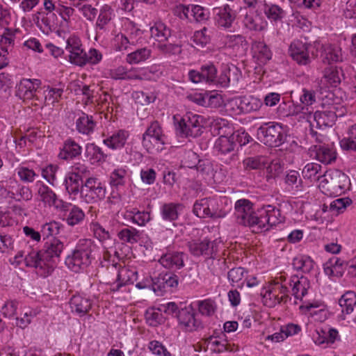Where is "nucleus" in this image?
Masks as SVG:
<instances>
[{"instance_id": "obj_1", "label": "nucleus", "mask_w": 356, "mask_h": 356, "mask_svg": "<svg viewBox=\"0 0 356 356\" xmlns=\"http://www.w3.org/2000/svg\"><path fill=\"white\" fill-rule=\"evenodd\" d=\"M63 248V243L52 237L45 242L41 250L29 252L26 258V266L35 268L41 276L47 277L58 264Z\"/></svg>"}, {"instance_id": "obj_2", "label": "nucleus", "mask_w": 356, "mask_h": 356, "mask_svg": "<svg viewBox=\"0 0 356 356\" xmlns=\"http://www.w3.org/2000/svg\"><path fill=\"white\" fill-rule=\"evenodd\" d=\"M96 249V245L91 239H80L72 253L65 258V264L75 273L83 270L90 265Z\"/></svg>"}, {"instance_id": "obj_3", "label": "nucleus", "mask_w": 356, "mask_h": 356, "mask_svg": "<svg viewBox=\"0 0 356 356\" xmlns=\"http://www.w3.org/2000/svg\"><path fill=\"white\" fill-rule=\"evenodd\" d=\"M349 177L342 171L337 169L325 172L321 177L318 187L327 196H339L349 188Z\"/></svg>"}, {"instance_id": "obj_4", "label": "nucleus", "mask_w": 356, "mask_h": 356, "mask_svg": "<svg viewBox=\"0 0 356 356\" xmlns=\"http://www.w3.org/2000/svg\"><path fill=\"white\" fill-rule=\"evenodd\" d=\"M164 311L168 314L175 315L178 321L180 328L185 332H193L202 327L201 321L195 318L192 307L179 308L177 305L170 302L164 306Z\"/></svg>"}, {"instance_id": "obj_5", "label": "nucleus", "mask_w": 356, "mask_h": 356, "mask_svg": "<svg viewBox=\"0 0 356 356\" xmlns=\"http://www.w3.org/2000/svg\"><path fill=\"white\" fill-rule=\"evenodd\" d=\"M258 140L270 147H280L286 139L282 124L275 122L264 123L257 129Z\"/></svg>"}, {"instance_id": "obj_6", "label": "nucleus", "mask_w": 356, "mask_h": 356, "mask_svg": "<svg viewBox=\"0 0 356 356\" xmlns=\"http://www.w3.org/2000/svg\"><path fill=\"white\" fill-rule=\"evenodd\" d=\"M165 140L160 123L153 120L143 134L142 145L148 153L156 154L163 150Z\"/></svg>"}, {"instance_id": "obj_7", "label": "nucleus", "mask_w": 356, "mask_h": 356, "mask_svg": "<svg viewBox=\"0 0 356 356\" xmlns=\"http://www.w3.org/2000/svg\"><path fill=\"white\" fill-rule=\"evenodd\" d=\"M258 220L254 232L267 231L270 227L276 226L284 221V216L281 210L273 205L268 204L257 211Z\"/></svg>"}, {"instance_id": "obj_8", "label": "nucleus", "mask_w": 356, "mask_h": 356, "mask_svg": "<svg viewBox=\"0 0 356 356\" xmlns=\"http://www.w3.org/2000/svg\"><path fill=\"white\" fill-rule=\"evenodd\" d=\"M203 117L193 113H186L178 125L179 135L182 137L196 138L203 132Z\"/></svg>"}, {"instance_id": "obj_9", "label": "nucleus", "mask_w": 356, "mask_h": 356, "mask_svg": "<svg viewBox=\"0 0 356 356\" xmlns=\"http://www.w3.org/2000/svg\"><path fill=\"white\" fill-rule=\"evenodd\" d=\"M81 197L87 203L97 202L106 197V188L98 179L88 177L82 184Z\"/></svg>"}, {"instance_id": "obj_10", "label": "nucleus", "mask_w": 356, "mask_h": 356, "mask_svg": "<svg viewBox=\"0 0 356 356\" xmlns=\"http://www.w3.org/2000/svg\"><path fill=\"white\" fill-rule=\"evenodd\" d=\"M287 284L279 281L271 284L263 295L264 304L269 307H273L277 304L286 303L291 300Z\"/></svg>"}, {"instance_id": "obj_11", "label": "nucleus", "mask_w": 356, "mask_h": 356, "mask_svg": "<svg viewBox=\"0 0 356 356\" xmlns=\"http://www.w3.org/2000/svg\"><path fill=\"white\" fill-rule=\"evenodd\" d=\"M252 203L246 199H240L235 203V216L238 224L255 229L258 215L253 211Z\"/></svg>"}, {"instance_id": "obj_12", "label": "nucleus", "mask_w": 356, "mask_h": 356, "mask_svg": "<svg viewBox=\"0 0 356 356\" xmlns=\"http://www.w3.org/2000/svg\"><path fill=\"white\" fill-rule=\"evenodd\" d=\"M189 252L195 257L204 256L214 259L218 252V242L207 238L193 239L188 242Z\"/></svg>"}, {"instance_id": "obj_13", "label": "nucleus", "mask_w": 356, "mask_h": 356, "mask_svg": "<svg viewBox=\"0 0 356 356\" xmlns=\"http://www.w3.org/2000/svg\"><path fill=\"white\" fill-rule=\"evenodd\" d=\"M205 343L216 353L234 352L237 349L234 344L228 343L225 334L222 331L215 330L212 335L205 339Z\"/></svg>"}, {"instance_id": "obj_14", "label": "nucleus", "mask_w": 356, "mask_h": 356, "mask_svg": "<svg viewBox=\"0 0 356 356\" xmlns=\"http://www.w3.org/2000/svg\"><path fill=\"white\" fill-rule=\"evenodd\" d=\"M227 106L234 110L236 113L239 114L257 111L261 106V102L257 98L245 96L232 99L229 101Z\"/></svg>"}, {"instance_id": "obj_15", "label": "nucleus", "mask_w": 356, "mask_h": 356, "mask_svg": "<svg viewBox=\"0 0 356 356\" xmlns=\"http://www.w3.org/2000/svg\"><path fill=\"white\" fill-rule=\"evenodd\" d=\"M335 107L331 108L330 110L323 111H316L315 113L309 112V115L307 116V120L314 126L312 121L316 122V127L319 128L332 127L337 118V115L334 111Z\"/></svg>"}, {"instance_id": "obj_16", "label": "nucleus", "mask_w": 356, "mask_h": 356, "mask_svg": "<svg viewBox=\"0 0 356 356\" xmlns=\"http://www.w3.org/2000/svg\"><path fill=\"white\" fill-rule=\"evenodd\" d=\"M67 51L70 53L71 63L83 66L87 63L86 52L80 47L79 40L75 38H70L67 40Z\"/></svg>"}, {"instance_id": "obj_17", "label": "nucleus", "mask_w": 356, "mask_h": 356, "mask_svg": "<svg viewBox=\"0 0 356 356\" xmlns=\"http://www.w3.org/2000/svg\"><path fill=\"white\" fill-rule=\"evenodd\" d=\"M40 84V81L38 79L32 81L24 79L20 81L17 87L16 95L24 101L31 100L34 98L35 92L40 90L38 88Z\"/></svg>"}, {"instance_id": "obj_18", "label": "nucleus", "mask_w": 356, "mask_h": 356, "mask_svg": "<svg viewBox=\"0 0 356 356\" xmlns=\"http://www.w3.org/2000/svg\"><path fill=\"white\" fill-rule=\"evenodd\" d=\"M37 194L39 200L45 204L54 206L59 209H66L65 208L68 207L63 200L58 199L56 193L44 184L40 185Z\"/></svg>"}, {"instance_id": "obj_19", "label": "nucleus", "mask_w": 356, "mask_h": 356, "mask_svg": "<svg viewBox=\"0 0 356 356\" xmlns=\"http://www.w3.org/2000/svg\"><path fill=\"white\" fill-rule=\"evenodd\" d=\"M108 269L116 275L118 283L111 289L113 291H118L121 286L129 283L133 284L134 280L131 278V276L137 274L136 271L129 270L124 267L120 268L118 264H111L108 266Z\"/></svg>"}, {"instance_id": "obj_20", "label": "nucleus", "mask_w": 356, "mask_h": 356, "mask_svg": "<svg viewBox=\"0 0 356 356\" xmlns=\"http://www.w3.org/2000/svg\"><path fill=\"white\" fill-rule=\"evenodd\" d=\"M311 156L325 165L330 164L337 159V153L332 147L325 145H314L310 149Z\"/></svg>"}, {"instance_id": "obj_21", "label": "nucleus", "mask_w": 356, "mask_h": 356, "mask_svg": "<svg viewBox=\"0 0 356 356\" xmlns=\"http://www.w3.org/2000/svg\"><path fill=\"white\" fill-rule=\"evenodd\" d=\"M308 47L307 43L298 40H294L289 47L290 55L298 64L306 65L310 60Z\"/></svg>"}, {"instance_id": "obj_22", "label": "nucleus", "mask_w": 356, "mask_h": 356, "mask_svg": "<svg viewBox=\"0 0 356 356\" xmlns=\"http://www.w3.org/2000/svg\"><path fill=\"white\" fill-rule=\"evenodd\" d=\"M70 305L72 312L81 317L86 315L91 309L92 301L89 298L74 295L70 299Z\"/></svg>"}, {"instance_id": "obj_23", "label": "nucleus", "mask_w": 356, "mask_h": 356, "mask_svg": "<svg viewBox=\"0 0 356 356\" xmlns=\"http://www.w3.org/2000/svg\"><path fill=\"white\" fill-rule=\"evenodd\" d=\"M287 284L292 287V294L296 299L302 300L307 294L310 283L307 277L291 276Z\"/></svg>"}, {"instance_id": "obj_24", "label": "nucleus", "mask_w": 356, "mask_h": 356, "mask_svg": "<svg viewBox=\"0 0 356 356\" xmlns=\"http://www.w3.org/2000/svg\"><path fill=\"white\" fill-rule=\"evenodd\" d=\"M243 23L246 29L256 32L264 31L268 25L267 21L257 12L246 14L244 17Z\"/></svg>"}, {"instance_id": "obj_25", "label": "nucleus", "mask_w": 356, "mask_h": 356, "mask_svg": "<svg viewBox=\"0 0 356 356\" xmlns=\"http://www.w3.org/2000/svg\"><path fill=\"white\" fill-rule=\"evenodd\" d=\"M36 24L45 34L57 31L58 22L56 13H42L41 18H38Z\"/></svg>"}, {"instance_id": "obj_26", "label": "nucleus", "mask_w": 356, "mask_h": 356, "mask_svg": "<svg viewBox=\"0 0 356 356\" xmlns=\"http://www.w3.org/2000/svg\"><path fill=\"white\" fill-rule=\"evenodd\" d=\"M302 92L300 97V104L296 106V110L297 113L300 112L308 115L309 112H313L310 108L316 102V92L306 88H303Z\"/></svg>"}, {"instance_id": "obj_27", "label": "nucleus", "mask_w": 356, "mask_h": 356, "mask_svg": "<svg viewBox=\"0 0 356 356\" xmlns=\"http://www.w3.org/2000/svg\"><path fill=\"white\" fill-rule=\"evenodd\" d=\"M15 186H10L7 193L8 197L17 202L29 201L32 199L33 194L29 186L15 182Z\"/></svg>"}, {"instance_id": "obj_28", "label": "nucleus", "mask_w": 356, "mask_h": 356, "mask_svg": "<svg viewBox=\"0 0 356 356\" xmlns=\"http://www.w3.org/2000/svg\"><path fill=\"white\" fill-rule=\"evenodd\" d=\"M284 183L289 191L297 195L303 192L304 186L300 173L296 170H289L284 177Z\"/></svg>"}, {"instance_id": "obj_29", "label": "nucleus", "mask_w": 356, "mask_h": 356, "mask_svg": "<svg viewBox=\"0 0 356 356\" xmlns=\"http://www.w3.org/2000/svg\"><path fill=\"white\" fill-rule=\"evenodd\" d=\"M184 254L174 252L163 254L159 259L160 264L165 268L177 270L184 266Z\"/></svg>"}, {"instance_id": "obj_30", "label": "nucleus", "mask_w": 356, "mask_h": 356, "mask_svg": "<svg viewBox=\"0 0 356 356\" xmlns=\"http://www.w3.org/2000/svg\"><path fill=\"white\" fill-rule=\"evenodd\" d=\"M216 15V22L218 26L229 28L235 19V13L228 5L222 8H214Z\"/></svg>"}, {"instance_id": "obj_31", "label": "nucleus", "mask_w": 356, "mask_h": 356, "mask_svg": "<svg viewBox=\"0 0 356 356\" xmlns=\"http://www.w3.org/2000/svg\"><path fill=\"white\" fill-rule=\"evenodd\" d=\"M129 136V134L127 131L120 129L104 139L103 143L112 149H120L125 145Z\"/></svg>"}, {"instance_id": "obj_32", "label": "nucleus", "mask_w": 356, "mask_h": 356, "mask_svg": "<svg viewBox=\"0 0 356 356\" xmlns=\"http://www.w3.org/2000/svg\"><path fill=\"white\" fill-rule=\"evenodd\" d=\"M151 37L154 39L155 43H161L168 40L171 37V29L163 22L157 21L150 28Z\"/></svg>"}, {"instance_id": "obj_33", "label": "nucleus", "mask_w": 356, "mask_h": 356, "mask_svg": "<svg viewBox=\"0 0 356 356\" xmlns=\"http://www.w3.org/2000/svg\"><path fill=\"white\" fill-rule=\"evenodd\" d=\"M96 122L92 115L81 113L76 120V129L79 134L83 135L91 134L96 127Z\"/></svg>"}, {"instance_id": "obj_34", "label": "nucleus", "mask_w": 356, "mask_h": 356, "mask_svg": "<svg viewBox=\"0 0 356 356\" xmlns=\"http://www.w3.org/2000/svg\"><path fill=\"white\" fill-rule=\"evenodd\" d=\"M183 205L180 203H165L160 209L161 216L164 221L174 222L179 218V211Z\"/></svg>"}, {"instance_id": "obj_35", "label": "nucleus", "mask_w": 356, "mask_h": 356, "mask_svg": "<svg viewBox=\"0 0 356 356\" xmlns=\"http://www.w3.org/2000/svg\"><path fill=\"white\" fill-rule=\"evenodd\" d=\"M81 150L82 148L78 143L68 139L64 143L63 147L58 154V158L63 160L72 159L80 155Z\"/></svg>"}, {"instance_id": "obj_36", "label": "nucleus", "mask_w": 356, "mask_h": 356, "mask_svg": "<svg viewBox=\"0 0 356 356\" xmlns=\"http://www.w3.org/2000/svg\"><path fill=\"white\" fill-rule=\"evenodd\" d=\"M154 47L160 54L167 57L179 56L182 52L181 44L170 42L169 40L161 43H154Z\"/></svg>"}, {"instance_id": "obj_37", "label": "nucleus", "mask_w": 356, "mask_h": 356, "mask_svg": "<svg viewBox=\"0 0 356 356\" xmlns=\"http://www.w3.org/2000/svg\"><path fill=\"white\" fill-rule=\"evenodd\" d=\"M322 56L323 62L327 64L342 62L344 58L341 48L339 46L331 44L325 47Z\"/></svg>"}, {"instance_id": "obj_38", "label": "nucleus", "mask_w": 356, "mask_h": 356, "mask_svg": "<svg viewBox=\"0 0 356 356\" xmlns=\"http://www.w3.org/2000/svg\"><path fill=\"white\" fill-rule=\"evenodd\" d=\"M63 93V90L61 88H50L49 87L45 90L40 88L36 92L39 96H44V102L46 103V106H54L56 103L60 101Z\"/></svg>"}, {"instance_id": "obj_39", "label": "nucleus", "mask_w": 356, "mask_h": 356, "mask_svg": "<svg viewBox=\"0 0 356 356\" xmlns=\"http://www.w3.org/2000/svg\"><path fill=\"white\" fill-rule=\"evenodd\" d=\"M65 204L68 206L65 208L67 209L61 210L68 212L66 217V222L69 225L74 226L83 221L85 218V213L81 208L76 205H72L69 203L65 202Z\"/></svg>"}, {"instance_id": "obj_40", "label": "nucleus", "mask_w": 356, "mask_h": 356, "mask_svg": "<svg viewBox=\"0 0 356 356\" xmlns=\"http://www.w3.org/2000/svg\"><path fill=\"white\" fill-rule=\"evenodd\" d=\"M233 131V127L227 120L216 118L211 123V132L213 135L231 136Z\"/></svg>"}, {"instance_id": "obj_41", "label": "nucleus", "mask_w": 356, "mask_h": 356, "mask_svg": "<svg viewBox=\"0 0 356 356\" xmlns=\"http://www.w3.org/2000/svg\"><path fill=\"white\" fill-rule=\"evenodd\" d=\"M85 154L92 163L104 162L107 158V154L95 143L86 145Z\"/></svg>"}, {"instance_id": "obj_42", "label": "nucleus", "mask_w": 356, "mask_h": 356, "mask_svg": "<svg viewBox=\"0 0 356 356\" xmlns=\"http://www.w3.org/2000/svg\"><path fill=\"white\" fill-rule=\"evenodd\" d=\"M292 264L296 270L309 273L313 270L315 263L310 257L301 254L293 259Z\"/></svg>"}, {"instance_id": "obj_43", "label": "nucleus", "mask_w": 356, "mask_h": 356, "mask_svg": "<svg viewBox=\"0 0 356 356\" xmlns=\"http://www.w3.org/2000/svg\"><path fill=\"white\" fill-rule=\"evenodd\" d=\"M254 57H256L261 63H266L270 60L272 53L268 47L264 42H254L252 44Z\"/></svg>"}, {"instance_id": "obj_44", "label": "nucleus", "mask_w": 356, "mask_h": 356, "mask_svg": "<svg viewBox=\"0 0 356 356\" xmlns=\"http://www.w3.org/2000/svg\"><path fill=\"white\" fill-rule=\"evenodd\" d=\"M140 81H156L163 74L161 68L157 65L138 68Z\"/></svg>"}, {"instance_id": "obj_45", "label": "nucleus", "mask_w": 356, "mask_h": 356, "mask_svg": "<svg viewBox=\"0 0 356 356\" xmlns=\"http://www.w3.org/2000/svg\"><path fill=\"white\" fill-rule=\"evenodd\" d=\"M235 143L232 136H219L214 144V149L221 154H227L234 151Z\"/></svg>"}, {"instance_id": "obj_46", "label": "nucleus", "mask_w": 356, "mask_h": 356, "mask_svg": "<svg viewBox=\"0 0 356 356\" xmlns=\"http://www.w3.org/2000/svg\"><path fill=\"white\" fill-rule=\"evenodd\" d=\"M113 10L108 5L104 6L100 11L96 22V29L99 31H106L107 25L112 19Z\"/></svg>"}, {"instance_id": "obj_47", "label": "nucleus", "mask_w": 356, "mask_h": 356, "mask_svg": "<svg viewBox=\"0 0 356 356\" xmlns=\"http://www.w3.org/2000/svg\"><path fill=\"white\" fill-rule=\"evenodd\" d=\"M151 49L143 47L127 54L126 60L129 64H138L145 61L151 56Z\"/></svg>"}, {"instance_id": "obj_48", "label": "nucleus", "mask_w": 356, "mask_h": 356, "mask_svg": "<svg viewBox=\"0 0 356 356\" xmlns=\"http://www.w3.org/2000/svg\"><path fill=\"white\" fill-rule=\"evenodd\" d=\"M321 165L316 163H307L302 170V175L304 178L312 181H321Z\"/></svg>"}, {"instance_id": "obj_49", "label": "nucleus", "mask_w": 356, "mask_h": 356, "mask_svg": "<svg viewBox=\"0 0 356 356\" xmlns=\"http://www.w3.org/2000/svg\"><path fill=\"white\" fill-rule=\"evenodd\" d=\"M83 181L80 178H77L76 175H70V173L65 177L64 185L65 190L70 195H76L80 192V186H82Z\"/></svg>"}, {"instance_id": "obj_50", "label": "nucleus", "mask_w": 356, "mask_h": 356, "mask_svg": "<svg viewBox=\"0 0 356 356\" xmlns=\"http://www.w3.org/2000/svg\"><path fill=\"white\" fill-rule=\"evenodd\" d=\"M266 159L262 156H250L243 161V165L246 170H261L265 168Z\"/></svg>"}, {"instance_id": "obj_51", "label": "nucleus", "mask_w": 356, "mask_h": 356, "mask_svg": "<svg viewBox=\"0 0 356 356\" xmlns=\"http://www.w3.org/2000/svg\"><path fill=\"white\" fill-rule=\"evenodd\" d=\"M340 146L344 150H352L356 152V124L349 128L348 138L340 141Z\"/></svg>"}, {"instance_id": "obj_52", "label": "nucleus", "mask_w": 356, "mask_h": 356, "mask_svg": "<svg viewBox=\"0 0 356 356\" xmlns=\"http://www.w3.org/2000/svg\"><path fill=\"white\" fill-rule=\"evenodd\" d=\"M17 175L19 179L24 183H32L38 177V173L25 165H19L16 168Z\"/></svg>"}, {"instance_id": "obj_53", "label": "nucleus", "mask_w": 356, "mask_h": 356, "mask_svg": "<svg viewBox=\"0 0 356 356\" xmlns=\"http://www.w3.org/2000/svg\"><path fill=\"white\" fill-rule=\"evenodd\" d=\"M208 206L209 218H221L226 216V211L220 207L217 199L208 198Z\"/></svg>"}, {"instance_id": "obj_54", "label": "nucleus", "mask_w": 356, "mask_h": 356, "mask_svg": "<svg viewBox=\"0 0 356 356\" xmlns=\"http://www.w3.org/2000/svg\"><path fill=\"white\" fill-rule=\"evenodd\" d=\"M243 268L238 267L232 268L227 273V277L232 286L236 284L238 287L242 288L244 282H241L245 274Z\"/></svg>"}, {"instance_id": "obj_55", "label": "nucleus", "mask_w": 356, "mask_h": 356, "mask_svg": "<svg viewBox=\"0 0 356 356\" xmlns=\"http://www.w3.org/2000/svg\"><path fill=\"white\" fill-rule=\"evenodd\" d=\"M56 15L61 17L60 26L67 27L71 23L72 17L75 12L74 9L70 6H66L60 4L58 6Z\"/></svg>"}, {"instance_id": "obj_56", "label": "nucleus", "mask_w": 356, "mask_h": 356, "mask_svg": "<svg viewBox=\"0 0 356 356\" xmlns=\"http://www.w3.org/2000/svg\"><path fill=\"white\" fill-rule=\"evenodd\" d=\"M264 13L270 20L275 22L281 20L284 16L283 9L275 4H266Z\"/></svg>"}, {"instance_id": "obj_57", "label": "nucleus", "mask_w": 356, "mask_h": 356, "mask_svg": "<svg viewBox=\"0 0 356 356\" xmlns=\"http://www.w3.org/2000/svg\"><path fill=\"white\" fill-rule=\"evenodd\" d=\"M115 49L116 51H122L127 50L130 44L135 45L136 40L131 35L129 37L122 33L118 34L115 38Z\"/></svg>"}, {"instance_id": "obj_58", "label": "nucleus", "mask_w": 356, "mask_h": 356, "mask_svg": "<svg viewBox=\"0 0 356 356\" xmlns=\"http://www.w3.org/2000/svg\"><path fill=\"white\" fill-rule=\"evenodd\" d=\"M323 77L331 85L336 86L341 82L340 72L336 66L330 65L323 70Z\"/></svg>"}, {"instance_id": "obj_59", "label": "nucleus", "mask_w": 356, "mask_h": 356, "mask_svg": "<svg viewBox=\"0 0 356 356\" xmlns=\"http://www.w3.org/2000/svg\"><path fill=\"white\" fill-rule=\"evenodd\" d=\"M127 170L124 168L115 169L110 175V184L118 188L125 184Z\"/></svg>"}, {"instance_id": "obj_60", "label": "nucleus", "mask_w": 356, "mask_h": 356, "mask_svg": "<svg viewBox=\"0 0 356 356\" xmlns=\"http://www.w3.org/2000/svg\"><path fill=\"white\" fill-rule=\"evenodd\" d=\"M119 238L127 243H134L138 240V232L134 228H124L118 234Z\"/></svg>"}, {"instance_id": "obj_61", "label": "nucleus", "mask_w": 356, "mask_h": 356, "mask_svg": "<svg viewBox=\"0 0 356 356\" xmlns=\"http://www.w3.org/2000/svg\"><path fill=\"white\" fill-rule=\"evenodd\" d=\"M202 76L206 83H216L217 78V69L213 64H207L200 67Z\"/></svg>"}, {"instance_id": "obj_62", "label": "nucleus", "mask_w": 356, "mask_h": 356, "mask_svg": "<svg viewBox=\"0 0 356 356\" xmlns=\"http://www.w3.org/2000/svg\"><path fill=\"white\" fill-rule=\"evenodd\" d=\"M60 231V225L56 221H52L44 224L41 227V234L45 238H49L57 235Z\"/></svg>"}, {"instance_id": "obj_63", "label": "nucleus", "mask_w": 356, "mask_h": 356, "mask_svg": "<svg viewBox=\"0 0 356 356\" xmlns=\"http://www.w3.org/2000/svg\"><path fill=\"white\" fill-rule=\"evenodd\" d=\"M208 198H203L195 202L193 211L199 218H207L208 217Z\"/></svg>"}, {"instance_id": "obj_64", "label": "nucleus", "mask_w": 356, "mask_h": 356, "mask_svg": "<svg viewBox=\"0 0 356 356\" xmlns=\"http://www.w3.org/2000/svg\"><path fill=\"white\" fill-rule=\"evenodd\" d=\"M330 266H332L335 270V275L337 277H341L345 270L348 271L347 261L337 257H332L329 259Z\"/></svg>"}]
</instances>
